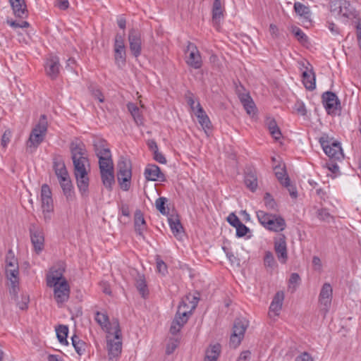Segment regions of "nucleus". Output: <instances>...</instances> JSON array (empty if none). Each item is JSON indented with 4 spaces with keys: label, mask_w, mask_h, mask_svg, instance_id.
Here are the masks:
<instances>
[{
    "label": "nucleus",
    "mask_w": 361,
    "mask_h": 361,
    "mask_svg": "<svg viewBox=\"0 0 361 361\" xmlns=\"http://www.w3.org/2000/svg\"><path fill=\"white\" fill-rule=\"evenodd\" d=\"M134 226L135 232L140 235H142L146 229V222L140 210H136L135 212Z\"/></svg>",
    "instance_id": "32"
},
{
    "label": "nucleus",
    "mask_w": 361,
    "mask_h": 361,
    "mask_svg": "<svg viewBox=\"0 0 361 361\" xmlns=\"http://www.w3.org/2000/svg\"><path fill=\"white\" fill-rule=\"evenodd\" d=\"M13 13L18 18H25L27 16V6L24 0H9Z\"/></svg>",
    "instance_id": "30"
},
{
    "label": "nucleus",
    "mask_w": 361,
    "mask_h": 361,
    "mask_svg": "<svg viewBox=\"0 0 361 361\" xmlns=\"http://www.w3.org/2000/svg\"><path fill=\"white\" fill-rule=\"evenodd\" d=\"M295 361H313V359L309 353L305 352L298 355L295 358Z\"/></svg>",
    "instance_id": "64"
},
{
    "label": "nucleus",
    "mask_w": 361,
    "mask_h": 361,
    "mask_svg": "<svg viewBox=\"0 0 361 361\" xmlns=\"http://www.w3.org/2000/svg\"><path fill=\"white\" fill-rule=\"evenodd\" d=\"M293 109L297 114L301 116H305L307 114L305 105L301 101H297L294 104Z\"/></svg>",
    "instance_id": "53"
},
{
    "label": "nucleus",
    "mask_w": 361,
    "mask_h": 361,
    "mask_svg": "<svg viewBox=\"0 0 361 361\" xmlns=\"http://www.w3.org/2000/svg\"><path fill=\"white\" fill-rule=\"evenodd\" d=\"M53 166L55 172L66 169L65 164L60 156H56L53 159Z\"/></svg>",
    "instance_id": "51"
},
{
    "label": "nucleus",
    "mask_w": 361,
    "mask_h": 361,
    "mask_svg": "<svg viewBox=\"0 0 361 361\" xmlns=\"http://www.w3.org/2000/svg\"><path fill=\"white\" fill-rule=\"evenodd\" d=\"M223 16L221 4L220 0H214L212 9V19L215 23L219 22Z\"/></svg>",
    "instance_id": "41"
},
{
    "label": "nucleus",
    "mask_w": 361,
    "mask_h": 361,
    "mask_svg": "<svg viewBox=\"0 0 361 361\" xmlns=\"http://www.w3.org/2000/svg\"><path fill=\"white\" fill-rule=\"evenodd\" d=\"M198 302V299L196 297H193L192 301H190L189 297H186V298L183 299L180 302L177 312L180 314H182V312H185V316H189L192 314V310H194Z\"/></svg>",
    "instance_id": "26"
},
{
    "label": "nucleus",
    "mask_w": 361,
    "mask_h": 361,
    "mask_svg": "<svg viewBox=\"0 0 361 361\" xmlns=\"http://www.w3.org/2000/svg\"><path fill=\"white\" fill-rule=\"evenodd\" d=\"M195 114L197 118L199 123L205 132L212 128V126L210 119L200 102L197 103V111L195 112Z\"/></svg>",
    "instance_id": "28"
},
{
    "label": "nucleus",
    "mask_w": 361,
    "mask_h": 361,
    "mask_svg": "<svg viewBox=\"0 0 361 361\" xmlns=\"http://www.w3.org/2000/svg\"><path fill=\"white\" fill-rule=\"evenodd\" d=\"M244 183L246 187L252 192H255L258 187L257 171L253 168H247L245 172Z\"/></svg>",
    "instance_id": "25"
},
{
    "label": "nucleus",
    "mask_w": 361,
    "mask_h": 361,
    "mask_svg": "<svg viewBox=\"0 0 361 361\" xmlns=\"http://www.w3.org/2000/svg\"><path fill=\"white\" fill-rule=\"evenodd\" d=\"M156 264L157 271L163 276L166 275L168 272L167 265L159 256H157Z\"/></svg>",
    "instance_id": "50"
},
{
    "label": "nucleus",
    "mask_w": 361,
    "mask_h": 361,
    "mask_svg": "<svg viewBox=\"0 0 361 361\" xmlns=\"http://www.w3.org/2000/svg\"><path fill=\"white\" fill-rule=\"evenodd\" d=\"M264 200V204L267 209L276 210L277 204L269 193H265Z\"/></svg>",
    "instance_id": "49"
},
{
    "label": "nucleus",
    "mask_w": 361,
    "mask_h": 361,
    "mask_svg": "<svg viewBox=\"0 0 361 361\" xmlns=\"http://www.w3.org/2000/svg\"><path fill=\"white\" fill-rule=\"evenodd\" d=\"M178 340L171 339L166 348V353L170 355L174 352L178 346Z\"/></svg>",
    "instance_id": "57"
},
{
    "label": "nucleus",
    "mask_w": 361,
    "mask_h": 361,
    "mask_svg": "<svg viewBox=\"0 0 361 361\" xmlns=\"http://www.w3.org/2000/svg\"><path fill=\"white\" fill-rule=\"evenodd\" d=\"M115 60L117 63L124 64L126 62V47L123 37L117 34L114 43Z\"/></svg>",
    "instance_id": "22"
},
{
    "label": "nucleus",
    "mask_w": 361,
    "mask_h": 361,
    "mask_svg": "<svg viewBox=\"0 0 361 361\" xmlns=\"http://www.w3.org/2000/svg\"><path fill=\"white\" fill-rule=\"evenodd\" d=\"M128 109L133 117L135 123L137 125L142 123V118L140 114L139 108L133 103H129L128 105Z\"/></svg>",
    "instance_id": "42"
},
{
    "label": "nucleus",
    "mask_w": 361,
    "mask_h": 361,
    "mask_svg": "<svg viewBox=\"0 0 361 361\" xmlns=\"http://www.w3.org/2000/svg\"><path fill=\"white\" fill-rule=\"evenodd\" d=\"M29 301H30L29 296L27 295H23L21 297V300L18 302L17 305L20 310H25L28 307Z\"/></svg>",
    "instance_id": "60"
},
{
    "label": "nucleus",
    "mask_w": 361,
    "mask_h": 361,
    "mask_svg": "<svg viewBox=\"0 0 361 361\" xmlns=\"http://www.w3.org/2000/svg\"><path fill=\"white\" fill-rule=\"evenodd\" d=\"M6 276L11 283L10 292L16 295L19 286V267L16 266L6 267Z\"/></svg>",
    "instance_id": "17"
},
{
    "label": "nucleus",
    "mask_w": 361,
    "mask_h": 361,
    "mask_svg": "<svg viewBox=\"0 0 361 361\" xmlns=\"http://www.w3.org/2000/svg\"><path fill=\"white\" fill-rule=\"evenodd\" d=\"M41 208L43 219L45 223H49L52 219L54 212V203L51 196V190L47 184H43L41 188Z\"/></svg>",
    "instance_id": "4"
},
{
    "label": "nucleus",
    "mask_w": 361,
    "mask_h": 361,
    "mask_svg": "<svg viewBox=\"0 0 361 361\" xmlns=\"http://www.w3.org/2000/svg\"><path fill=\"white\" fill-rule=\"evenodd\" d=\"M185 54V63L194 69H199L202 66V60L197 46L190 42H188Z\"/></svg>",
    "instance_id": "7"
},
{
    "label": "nucleus",
    "mask_w": 361,
    "mask_h": 361,
    "mask_svg": "<svg viewBox=\"0 0 361 361\" xmlns=\"http://www.w3.org/2000/svg\"><path fill=\"white\" fill-rule=\"evenodd\" d=\"M239 99L248 114H254L255 104L249 94H240Z\"/></svg>",
    "instance_id": "35"
},
{
    "label": "nucleus",
    "mask_w": 361,
    "mask_h": 361,
    "mask_svg": "<svg viewBox=\"0 0 361 361\" xmlns=\"http://www.w3.org/2000/svg\"><path fill=\"white\" fill-rule=\"evenodd\" d=\"M11 136H12V133L10 130H5V132L2 135L1 140V145L2 146V147H4V148L7 147L8 144L11 141Z\"/></svg>",
    "instance_id": "54"
},
{
    "label": "nucleus",
    "mask_w": 361,
    "mask_h": 361,
    "mask_svg": "<svg viewBox=\"0 0 361 361\" xmlns=\"http://www.w3.org/2000/svg\"><path fill=\"white\" fill-rule=\"evenodd\" d=\"M70 151L77 186L81 195L82 196H87L90 182L88 177L90 161L87 151L85 144L78 139L72 141L70 144Z\"/></svg>",
    "instance_id": "1"
},
{
    "label": "nucleus",
    "mask_w": 361,
    "mask_h": 361,
    "mask_svg": "<svg viewBox=\"0 0 361 361\" xmlns=\"http://www.w3.org/2000/svg\"><path fill=\"white\" fill-rule=\"evenodd\" d=\"M128 42L132 54L135 57L139 56L142 51V39L140 31L131 29L128 34Z\"/></svg>",
    "instance_id": "14"
},
{
    "label": "nucleus",
    "mask_w": 361,
    "mask_h": 361,
    "mask_svg": "<svg viewBox=\"0 0 361 361\" xmlns=\"http://www.w3.org/2000/svg\"><path fill=\"white\" fill-rule=\"evenodd\" d=\"M60 185L63 190V194L68 200H73L74 197V192L72 182L70 176L63 178L59 180Z\"/></svg>",
    "instance_id": "31"
},
{
    "label": "nucleus",
    "mask_w": 361,
    "mask_h": 361,
    "mask_svg": "<svg viewBox=\"0 0 361 361\" xmlns=\"http://www.w3.org/2000/svg\"><path fill=\"white\" fill-rule=\"evenodd\" d=\"M99 170L103 185L106 189L111 190L115 183L114 164H110L107 167H105V165L100 166Z\"/></svg>",
    "instance_id": "19"
},
{
    "label": "nucleus",
    "mask_w": 361,
    "mask_h": 361,
    "mask_svg": "<svg viewBox=\"0 0 361 361\" xmlns=\"http://www.w3.org/2000/svg\"><path fill=\"white\" fill-rule=\"evenodd\" d=\"M322 98L323 105L329 114H335L340 108L341 103L335 93L330 91L325 92Z\"/></svg>",
    "instance_id": "13"
},
{
    "label": "nucleus",
    "mask_w": 361,
    "mask_h": 361,
    "mask_svg": "<svg viewBox=\"0 0 361 361\" xmlns=\"http://www.w3.org/2000/svg\"><path fill=\"white\" fill-rule=\"evenodd\" d=\"M293 8L296 14L300 16L303 23H311V11L309 6L296 1L294 3Z\"/></svg>",
    "instance_id": "27"
},
{
    "label": "nucleus",
    "mask_w": 361,
    "mask_h": 361,
    "mask_svg": "<svg viewBox=\"0 0 361 361\" xmlns=\"http://www.w3.org/2000/svg\"><path fill=\"white\" fill-rule=\"evenodd\" d=\"M267 126L271 136L276 140H279L281 137V132L276 121L272 118H269L267 121Z\"/></svg>",
    "instance_id": "38"
},
{
    "label": "nucleus",
    "mask_w": 361,
    "mask_h": 361,
    "mask_svg": "<svg viewBox=\"0 0 361 361\" xmlns=\"http://www.w3.org/2000/svg\"><path fill=\"white\" fill-rule=\"evenodd\" d=\"M94 319L107 334H111L115 323L118 322L116 319L111 322L107 314L102 312L95 313Z\"/></svg>",
    "instance_id": "20"
},
{
    "label": "nucleus",
    "mask_w": 361,
    "mask_h": 361,
    "mask_svg": "<svg viewBox=\"0 0 361 361\" xmlns=\"http://www.w3.org/2000/svg\"><path fill=\"white\" fill-rule=\"evenodd\" d=\"M72 345L74 347L76 353L79 355H82L85 353L86 349V343L82 341L78 336L74 335L71 338Z\"/></svg>",
    "instance_id": "40"
},
{
    "label": "nucleus",
    "mask_w": 361,
    "mask_h": 361,
    "mask_svg": "<svg viewBox=\"0 0 361 361\" xmlns=\"http://www.w3.org/2000/svg\"><path fill=\"white\" fill-rule=\"evenodd\" d=\"M185 97H186L188 104L190 106L192 111L195 112L197 111V104L195 105V102L194 100L192 93L188 92L186 94Z\"/></svg>",
    "instance_id": "59"
},
{
    "label": "nucleus",
    "mask_w": 361,
    "mask_h": 361,
    "mask_svg": "<svg viewBox=\"0 0 361 361\" xmlns=\"http://www.w3.org/2000/svg\"><path fill=\"white\" fill-rule=\"evenodd\" d=\"M53 166L55 172L66 169L65 164L60 156H56L53 159Z\"/></svg>",
    "instance_id": "52"
},
{
    "label": "nucleus",
    "mask_w": 361,
    "mask_h": 361,
    "mask_svg": "<svg viewBox=\"0 0 361 361\" xmlns=\"http://www.w3.org/2000/svg\"><path fill=\"white\" fill-rule=\"evenodd\" d=\"M29 230L32 244L33 245L35 251L38 254L44 249V246L43 231L35 224H32Z\"/></svg>",
    "instance_id": "12"
},
{
    "label": "nucleus",
    "mask_w": 361,
    "mask_h": 361,
    "mask_svg": "<svg viewBox=\"0 0 361 361\" xmlns=\"http://www.w3.org/2000/svg\"><path fill=\"white\" fill-rule=\"evenodd\" d=\"M275 175L279 182L283 184L284 183V178L286 177H288L286 174V171L285 167H281L280 166H276L274 168Z\"/></svg>",
    "instance_id": "48"
},
{
    "label": "nucleus",
    "mask_w": 361,
    "mask_h": 361,
    "mask_svg": "<svg viewBox=\"0 0 361 361\" xmlns=\"http://www.w3.org/2000/svg\"><path fill=\"white\" fill-rule=\"evenodd\" d=\"M135 286L140 293V295L145 298L149 294L148 288L147 286L145 277L143 274L137 273V276L135 279Z\"/></svg>",
    "instance_id": "34"
},
{
    "label": "nucleus",
    "mask_w": 361,
    "mask_h": 361,
    "mask_svg": "<svg viewBox=\"0 0 361 361\" xmlns=\"http://www.w3.org/2000/svg\"><path fill=\"white\" fill-rule=\"evenodd\" d=\"M59 58L56 56L50 55L45 62L44 68L47 75L52 80L56 79L60 71Z\"/></svg>",
    "instance_id": "18"
},
{
    "label": "nucleus",
    "mask_w": 361,
    "mask_h": 361,
    "mask_svg": "<svg viewBox=\"0 0 361 361\" xmlns=\"http://www.w3.org/2000/svg\"><path fill=\"white\" fill-rule=\"evenodd\" d=\"M94 151L99 159V166L105 165V167H107L110 164H114L111 151L109 148L106 147L103 143L95 144Z\"/></svg>",
    "instance_id": "15"
},
{
    "label": "nucleus",
    "mask_w": 361,
    "mask_h": 361,
    "mask_svg": "<svg viewBox=\"0 0 361 361\" xmlns=\"http://www.w3.org/2000/svg\"><path fill=\"white\" fill-rule=\"evenodd\" d=\"M274 250L280 262L284 264L288 259L287 245L284 235H280L274 241Z\"/></svg>",
    "instance_id": "21"
},
{
    "label": "nucleus",
    "mask_w": 361,
    "mask_h": 361,
    "mask_svg": "<svg viewBox=\"0 0 361 361\" xmlns=\"http://www.w3.org/2000/svg\"><path fill=\"white\" fill-rule=\"evenodd\" d=\"M293 32L295 37H297L298 40H300V42H305L307 40V36L299 27L293 28Z\"/></svg>",
    "instance_id": "61"
},
{
    "label": "nucleus",
    "mask_w": 361,
    "mask_h": 361,
    "mask_svg": "<svg viewBox=\"0 0 361 361\" xmlns=\"http://www.w3.org/2000/svg\"><path fill=\"white\" fill-rule=\"evenodd\" d=\"M54 289V298L57 304H63L67 302L70 297L71 288L66 279H63L61 283L55 286H49Z\"/></svg>",
    "instance_id": "10"
},
{
    "label": "nucleus",
    "mask_w": 361,
    "mask_h": 361,
    "mask_svg": "<svg viewBox=\"0 0 361 361\" xmlns=\"http://www.w3.org/2000/svg\"><path fill=\"white\" fill-rule=\"evenodd\" d=\"M221 353V345L215 343L210 345L205 351V357L207 360L217 361Z\"/></svg>",
    "instance_id": "36"
},
{
    "label": "nucleus",
    "mask_w": 361,
    "mask_h": 361,
    "mask_svg": "<svg viewBox=\"0 0 361 361\" xmlns=\"http://www.w3.org/2000/svg\"><path fill=\"white\" fill-rule=\"evenodd\" d=\"M106 348L109 361H117L122 351V334L118 322H116L114 331L106 336Z\"/></svg>",
    "instance_id": "3"
},
{
    "label": "nucleus",
    "mask_w": 361,
    "mask_h": 361,
    "mask_svg": "<svg viewBox=\"0 0 361 361\" xmlns=\"http://www.w3.org/2000/svg\"><path fill=\"white\" fill-rule=\"evenodd\" d=\"M256 215L259 223L265 227V226L269 223L268 221L274 214H271L265 212L264 211L259 210L256 212Z\"/></svg>",
    "instance_id": "44"
},
{
    "label": "nucleus",
    "mask_w": 361,
    "mask_h": 361,
    "mask_svg": "<svg viewBox=\"0 0 361 361\" xmlns=\"http://www.w3.org/2000/svg\"><path fill=\"white\" fill-rule=\"evenodd\" d=\"M182 327L178 324V320H173L171 327H170V333L173 335L177 334Z\"/></svg>",
    "instance_id": "62"
},
{
    "label": "nucleus",
    "mask_w": 361,
    "mask_h": 361,
    "mask_svg": "<svg viewBox=\"0 0 361 361\" xmlns=\"http://www.w3.org/2000/svg\"><path fill=\"white\" fill-rule=\"evenodd\" d=\"M264 266L267 269H269L271 271L273 270L276 267V260H275L274 257L271 252L267 251L265 252L264 257Z\"/></svg>",
    "instance_id": "43"
},
{
    "label": "nucleus",
    "mask_w": 361,
    "mask_h": 361,
    "mask_svg": "<svg viewBox=\"0 0 361 361\" xmlns=\"http://www.w3.org/2000/svg\"><path fill=\"white\" fill-rule=\"evenodd\" d=\"M167 202V199L164 197H160L155 201V206L159 212L162 214H166L167 210L165 207V204Z\"/></svg>",
    "instance_id": "47"
},
{
    "label": "nucleus",
    "mask_w": 361,
    "mask_h": 361,
    "mask_svg": "<svg viewBox=\"0 0 361 361\" xmlns=\"http://www.w3.org/2000/svg\"><path fill=\"white\" fill-rule=\"evenodd\" d=\"M18 264V262L17 258L15 256V254L12 250H9L6 255L5 258V266L11 267L16 266Z\"/></svg>",
    "instance_id": "45"
},
{
    "label": "nucleus",
    "mask_w": 361,
    "mask_h": 361,
    "mask_svg": "<svg viewBox=\"0 0 361 361\" xmlns=\"http://www.w3.org/2000/svg\"><path fill=\"white\" fill-rule=\"evenodd\" d=\"M331 11L335 12L338 10V14L350 18L354 16V8L350 2L345 0H336L331 6Z\"/></svg>",
    "instance_id": "16"
},
{
    "label": "nucleus",
    "mask_w": 361,
    "mask_h": 361,
    "mask_svg": "<svg viewBox=\"0 0 361 361\" xmlns=\"http://www.w3.org/2000/svg\"><path fill=\"white\" fill-rule=\"evenodd\" d=\"M284 300V294L282 291L277 292L269 306V316L272 318L279 315Z\"/></svg>",
    "instance_id": "23"
},
{
    "label": "nucleus",
    "mask_w": 361,
    "mask_h": 361,
    "mask_svg": "<svg viewBox=\"0 0 361 361\" xmlns=\"http://www.w3.org/2000/svg\"><path fill=\"white\" fill-rule=\"evenodd\" d=\"M227 221L235 228L242 223L234 213H231L228 216Z\"/></svg>",
    "instance_id": "56"
},
{
    "label": "nucleus",
    "mask_w": 361,
    "mask_h": 361,
    "mask_svg": "<svg viewBox=\"0 0 361 361\" xmlns=\"http://www.w3.org/2000/svg\"><path fill=\"white\" fill-rule=\"evenodd\" d=\"M236 229V236L238 238L244 237L247 233L250 232V228L246 226L245 224L241 223Z\"/></svg>",
    "instance_id": "55"
},
{
    "label": "nucleus",
    "mask_w": 361,
    "mask_h": 361,
    "mask_svg": "<svg viewBox=\"0 0 361 361\" xmlns=\"http://www.w3.org/2000/svg\"><path fill=\"white\" fill-rule=\"evenodd\" d=\"M57 338L61 344L68 345L67 336L68 334V328L66 325L61 324L56 328Z\"/></svg>",
    "instance_id": "39"
},
{
    "label": "nucleus",
    "mask_w": 361,
    "mask_h": 361,
    "mask_svg": "<svg viewBox=\"0 0 361 361\" xmlns=\"http://www.w3.org/2000/svg\"><path fill=\"white\" fill-rule=\"evenodd\" d=\"M317 216L322 221H328L331 216L326 209H322L318 210Z\"/></svg>",
    "instance_id": "63"
},
{
    "label": "nucleus",
    "mask_w": 361,
    "mask_h": 361,
    "mask_svg": "<svg viewBox=\"0 0 361 361\" xmlns=\"http://www.w3.org/2000/svg\"><path fill=\"white\" fill-rule=\"evenodd\" d=\"M248 326V323L245 319H237L234 322L233 334L230 338V345L233 348H237L243 338L246 329Z\"/></svg>",
    "instance_id": "9"
},
{
    "label": "nucleus",
    "mask_w": 361,
    "mask_h": 361,
    "mask_svg": "<svg viewBox=\"0 0 361 361\" xmlns=\"http://www.w3.org/2000/svg\"><path fill=\"white\" fill-rule=\"evenodd\" d=\"M319 143L324 153L331 159L338 161L343 158V153L340 142L333 141L328 137L324 136L319 138Z\"/></svg>",
    "instance_id": "5"
},
{
    "label": "nucleus",
    "mask_w": 361,
    "mask_h": 361,
    "mask_svg": "<svg viewBox=\"0 0 361 361\" xmlns=\"http://www.w3.org/2000/svg\"><path fill=\"white\" fill-rule=\"evenodd\" d=\"M65 272V266L63 262H59L54 265L47 274V285L55 286L56 283H61L63 279H66L63 277Z\"/></svg>",
    "instance_id": "11"
},
{
    "label": "nucleus",
    "mask_w": 361,
    "mask_h": 361,
    "mask_svg": "<svg viewBox=\"0 0 361 361\" xmlns=\"http://www.w3.org/2000/svg\"><path fill=\"white\" fill-rule=\"evenodd\" d=\"M145 176L147 180L163 181L164 174L161 171L160 168L155 164H148L145 169Z\"/></svg>",
    "instance_id": "24"
},
{
    "label": "nucleus",
    "mask_w": 361,
    "mask_h": 361,
    "mask_svg": "<svg viewBox=\"0 0 361 361\" xmlns=\"http://www.w3.org/2000/svg\"><path fill=\"white\" fill-rule=\"evenodd\" d=\"M333 298V288L329 283H324L321 288L319 295V303L320 305V311L323 313L324 317L329 312Z\"/></svg>",
    "instance_id": "8"
},
{
    "label": "nucleus",
    "mask_w": 361,
    "mask_h": 361,
    "mask_svg": "<svg viewBox=\"0 0 361 361\" xmlns=\"http://www.w3.org/2000/svg\"><path fill=\"white\" fill-rule=\"evenodd\" d=\"M282 185L287 188L292 198H296L298 197L297 189L293 185L290 184L289 177L284 178V183Z\"/></svg>",
    "instance_id": "46"
},
{
    "label": "nucleus",
    "mask_w": 361,
    "mask_h": 361,
    "mask_svg": "<svg viewBox=\"0 0 361 361\" xmlns=\"http://www.w3.org/2000/svg\"><path fill=\"white\" fill-rule=\"evenodd\" d=\"M48 128L47 116L44 114L40 116L39 122L32 128L29 138L26 142L27 149L33 152L44 141Z\"/></svg>",
    "instance_id": "2"
},
{
    "label": "nucleus",
    "mask_w": 361,
    "mask_h": 361,
    "mask_svg": "<svg viewBox=\"0 0 361 361\" xmlns=\"http://www.w3.org/2000/svg\"><path fill=\"white\" fill-rule=\"evenodd\" d=\"M302 82L306 89L313 90L316 87L315 75L312 69L306 70L302 74Z\"/></svg>",
    "instance_id": "33"
},
{
    "label": "nucleus",
    "mask_w": 361,
    "mask_h": 361,
    "mask_svg": "<svg viewBox=\"0 0 361 361\" xmlns=\"http://www.w3.org/2000/svg\"><path fill=\"white\" fill-rule=\"evenodd\" d=\"M171 230L175 236H178L183 231V226L178 216H171L168 219Z\"/></svg>",
    "instance_id": "37"
},
{
    "label": "nucleus",
    "mask_w": 361,
    "mask_h": 361,
    "mask_svg": "<svg viewBox=\"0 0 361 361\" xmlns=\"http://www.w3.org/2000/svg\"><path fill=\"white\" fill-rule=\"evenodd\" d=\"M118 167V180L120 183L121 188L127 191L129 190L130 179H131V170L128 161L125 159H121L117 164Z\"/></svg>",
    "instance_id": "6"
},
{
    "label": "nucleus",
    "mask_w": 361,
    "mask_h": 361,
    "mask_svg": "<svg viewBox=\"0 0 361 361\" xmlns=\"http://www.w3.org/2000/svg\"><path fill=\"white\" fill-rule=\"evenodd\" d=\"M265 226V228L274 232L283 231L286 226V221L281 216L274 215Z\"/></svg>",
    "instance_id": "29"
},
{
    "label": "nucleus",
    "mask_w": 361,
    "mask_h": 361,
    "mask_svg": "<svg viewBox=\"0 0 361 361\" xmlns=\"http://www.w3.org/2000/svg\"><path fill=\"white\" fill-rule=\"evenodd\" d=\"M188 319L189 316H185V312H182V314H179L178 312H176L173 320H178V324L180 325L181 327H183L185 325V324L187 323Z\"/></svg>",
    "instance_id": "58"
}]
</instances>
